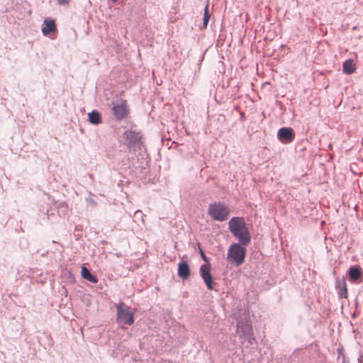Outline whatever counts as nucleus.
<instances>
[{
    "instance_id": "obj_7",
    "label": "nucleus",
    "mask_w": 363,
    "mask_h": 363,
    "mask_svg": "<svg viewBox=\"0 0 363 363\" xmlns=\"http://www.w3.org/2000/svg\"><path fill=\"white\" fill-rule=\"evenodd\" d=\"M112 110H113L114 116L118 120L123 119L128 114V110L127 108V103L125 101H121V102L120 104L114 105Z\"/></svg>"
},
{
    "instance_id": "obj_4",
    "label": "nucleus",
    "mask_w": 363,
    "mask_h": 363,
    "mask_svg": "<svg viewBox=\"0 0 363 363\" xmlns=\"http://www.w3.org/2000/svg\"><path fill=\"white\" fill-rule=\"evenodd\" d=\"M117 321L119 324H127L131 325L134 323L133 313L130 311L129 307L125 306L124 303H120L116 306Z\"/></svg>"
},
{
    "instance_id": "obj_10",
    "label": "nucleus",
    "mask_w": 363,
    "mask_h": 363,
    "mask_svg": "<svg viewBox=\"0 0 363 363\" xmlns=\"http://www.w3.org/2000/svg\"><path fill=\"white\" fill-rule=\"evenodd\" d=\"M178 275L183 279H186L190 275L189 267L185 262H180L178 265Z\"/></svg>"
},
{
    "instance_id": "obj_19",
    "label": "nucleus",
    "mask_w": 363,
    "mask_h": 363,
    "mask_svg": "<svg viewBox=\"0 0 363 363\" xmlns=\"http://www.w3.org/2000/svg\"><path fill=\"white\" fill-rule=\"evenodd\" d=\"M199 251H200L201 256L202 259L205 261H207V258H206L203 250L201 247H199Z\"/></svg>"
},
{
    "instance_id": "obj_18",
    "label": "nucleus",
    "mask_w": 363,
    "mask_h": 363,
    "mask_svg": "<svg viewBox=\"0 0 363 363\" xmlns=\"http://www.w3.org/2000/svg\"><path fill=\"white\" fill-rule=\"evenodd\" d=\"M58 3L61 5H67L69 3V0H57Z\"/></svg>"
},
{
    "instance_id": "obj_13",
    "label": "nucleus",
    "mask_w": 363,
    "mask_h": 363,
    "mask_svg": "<svg viewBox=\"0 0 363 363\" xmlns=\"http://www.w3.org/2000/svg\"><path fill=\"white\" fill-rule=\"evenodd\" d=\"M82 277L86 279L87 281L93 283V284H96L98 282V279L92 275L91 274V272H89V270L85 267H82Z\"/></svg>"
},
{
    "instance_id": "obj_5",
    "label": "nucleus",
    "mask_w": 363,
    "mask_h": 363,
    "mask_svg": "<svg viewBox=\"0 0 363 363\" xmlns=\"http://www.w3.org/2000/svg\"><path fill=\"white\" fill-rule=\"evenodd\" d=\"M237 334L240 338L248 339L253 337V329L249 320L239 321L238 323Z\"/></svg>"
},
{
    "instance_id": "obj_6",
    "label": "nucleus",
    "mask_w": 363,
    "mask_h": 363,
    "mask_svg": "<svg viewBox=\"0 0 363 363\" xmlns=\"http://www.w3.org/2000/svg\"><path fill=\"white\" fill-rule=\"evenodd\" d=\"M200 273L202 279L206 283L208 289L212 290L213 289V281L211 274V267L209 264H203L201 267Z\"/></svg>"
},
{
    "instance_id": "obj_2",
    "label": "nucleus",
    "mask_w": 363,
    "mask_h": 363,
    "mask_svg": "<svg viewBox=\"0 0 363 363\" xmlns=\"http://www.w3.org/2000/svg\"><path fill=\"white\" fill-rule=\"evenodd\" d=\"M246 249L238 243L231 245L228 250V261L236 266L241 265L245 258Z\"/></svg>"
},
{
    "instance_id": "obj_8",
    "label": "nucleus",
    "mask_w": 363,
    "mask_h": 363,
    "mask_svg": "<svg viewBox=\"0 0 363 363\" xmlns=\"http://www.w3.org/2000/svg\"><path fill=\"white\" fill-rule=\"evenodd\" d=\"M277 136L281 142L290 143L294 139L295 135L291 128H281L279 130Z\"/></svg>"
},
{
    "instance_id": "obj_21",
    "label": "nucleus",
    "mask_w": 363,
    "mask_h": 363,
    "mask_svg": "<svg viewBox=\"0 0 363 363\" xmlns=\"http://www.w3.org/2000/svg\"><path fill=\"white\" fill-rule=\"evenodd\" d=\"M113 1H116L117 0H112Z\"/></svg>"
},
{
    "instance_id": "obj_20",
    "label": "nucleus",
    "mask_w": 363,
    "mask_h": 363,
    "mask_svg": "<svg viewBox=\"0 0 363 363\" xmlns=\"http://www.w3.org/2000/svg\"><path fill=\"white\" fill-rule=\"evenodd\" d=\"M342 363H350L349 360L347 359L345 354H342Z\"/></svg>"
},
{
    "instance_id": "obj_17",
    "label": "nucleus",
    "mask_w": 363,
    "mask_h": 363,
    "mask_svg": "<svg viewBox=\"0 0 363 363\" xmlns=\"http://www.w3.org/2000/svg\"><path fill=\"white\" fill-rule=\"evenodd\" d=\"M339 294L341 297H343L345 298L347 297V291L345 282H344L343 286L340 288Z\"/></svg>"
},
{
    "instance_id": "obj_11",
    "label": "nucleus",
    "mask_w": 363,
    "mask_h": 363,
    "mask_svg": "<svg viewBox=\"0 0 363 363\" xmlns=\"http://www.w3.org/2000/svg\"><path fill=\"white\" fill-rule=\"evenodd\" d=\"M125 138L130 143L135 144L140 140V135L139 133L132 130L125 131L124 133Z\"/></svg>"
},
{
    "instance_id": "obj_16",
    "label": "nucleus",
    "mask_w": 363,
    "mask_h": 363,
    "mask_svg": "<svg viewBox=\"0 0 363 363\" xmlns=\"http://www.w3.org/2000/svg\"><path fill=\"white\" fill-rule=\"evenodd\" d=\"M210 19V15L208 13V2L207 3L205 10H204V16H203V26L204 28H206L208 21Z\"/></svg>"
},
{
    "instance_id": "obj_15",
    "label": "nucleus",
    "mask_w": 363,
    "mask_h": 363,
    "mask_svg": "<svg viewBox=\"0 0 363 363\" xmlns=\"http://www.w3.org/2000/svg\"><path fill=\"white\" fill-rule=\"evenodd\" d=\"M349 275L352 280H354V281L357 280L360 277L359 269L357 267L350 268L349 270Z\"/></svg>"
},
{
    "instance_id": "obj_9",
    "label": "nucleus",
    "mask_w": 363,
    "mask_h": 363,
    "mask_svg": "<svg viewBox=\"0 0 363 363\" xmlns=\"http://www.w3.org/2000/svg\"><path fill=\"white\" fill-rule=\"evenodd\" d=\"M44 24L45 26L42 28V33L44 35H48L50 33L56 30V24L54 20L45 18Z\"/></svg>"
},
{
    "instance_id": "obj_12",
    "label": "nucleus",
    "mask_w": 363,
    "mask_h": 363,
    "mask_svg": "<svg viewBox=\"0 0 363 363\" xmlns=\"http://www.w3.org/2000/svg\"><path fill=\"white\" fill-rule=\"evenodd\" d=\"M356 70V66L352 60H346L343 63L342 71L346 74H351Z\"/></svg>"
},
{
    "instance_id": "obj_3",
    "label": "nucleus",
    "mask_w": 363,
    "mask_h": 363,
    "mask_svg": "<svg viewBox=\"0 0 363 363\" xmlns=\"http://www.w3.org/2000/svg\"><path fill=\"white\" fill-rule=\"evenodd\" d=\"M229 208L221 202L213 203L209 205L208 213L211 218L218 221H225L230 216Z\"/></svg>"
},
{
    "instance_id": "obj_1",
    "label": "nucleus",
    "mask_w": 363,
    "mask_h": 363,
    "mask_svg": "<svg viewBox=\"0 0 363 363\" xmlns=\"http://www.w3.org/2000/svg\"><path fill=\"white\" fill-rule=\"evenodd\" d=\"M229 229L243 245H247L250 242V235L242 218L233 217L229 221Z\"/></svg>"
},
{
    "instance_id": "obj_14",
    "label": "nucleus",
    "mask_w": 363,
    "mask_h": 363,
    "mask_svg": "<svg viewBox=\"0 0 363 363\" xmlns=\"http://www.w3.org/2000/svg\"><path fill=\"white\" fill-rule=\"evenodd\" d=\"M89 121L91 123L98 125L101 122V117L97 111H93L89 113Z\"/></svg>"
}]
</instances>
